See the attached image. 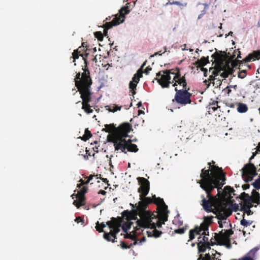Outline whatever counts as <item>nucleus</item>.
Listing matches in <instances>:
<instances>
[{
	"label": "nucleus",
	"instance_id": "1",
	"mask_svg": "<svg viewBox=\"0 0 260 260\" xmlns=\"http://www.w3.org/2000/svg\"><path fill=\"white\" fill-rule=\"evenodd\" d=\"M215 161L212 160L208 162L209 166L208 169L205 168L201 170L200 174L201 179L197 181L200 184L202 189H203L206 193L207 200L204 194L201 196L202 206L204 210L207 211H210L209 208L212 203L211 200L212 198V191L217 188L218 190L217 196L219 197L220 190H222V187L225 183V174L223 172L221 168L214 166Z\"/></svg>",
	"mask_w": 260,
	"mask_h": 260
},
{
	"label": "nucleus",
	"instance_id": "2",
	"mask_svg": "<svg viewBox=\"0 0 260 260\" xmlns=\"http://www.w3.org/2000/svg\"><path fill=\"white\" fill-rule=\"evenodd\" d=\"M74 80L75 86L81 94L80 97L82 100V109L87 114L92 113L93 111L89 104L92 99L91 86L92 83L90 72L87 70H86L81 75L79 72L76 74Z\"/></svg>",
	"mask_w": 260,
	"mask_h": 260
},
{
	"label": "nucleus",
	"instance_id": "3",
	"mask_svg": "<svg viewBox=\"0 0 260 260\" xmlns=\"http://www.w3.org/2000/svg\"><path fill=\"white\" fill-rule=\"evenodd\" d=\"M122 221V217H112L110 221H107V224L111 230L109 233L104 232V238L109 242L111 241L113 243L116 242V234L120 232Z\"/></svg>",
	"mask_w": 260,
	"mask_h": 260
},
{
	"label": "nucleus",
	"instance_id": "4",
	"mask_svg": "<svg viewBox=\"0 0 260 260\" xmlns=\"http://www.w3.org/2000/svg\"><path fill=\"white\" fill-rule=\"evenodd\" d=\"M140 219L137 220V227L135 229L136 233H138L140 228H155L156 215L150 211L142 212L138 215Z\"/></svg>",
	"mask_w": 260,
	"mask_h": 260
},
{
	"label": "nucleus",
	"instance_id": "5",
	"mask_svg": "<svg viewBox=\"0 0 260 260\" xmlns=\"http://www.w3.org/2000/svg\"><path fill=\"white\" fill-rule=\"evenodd\" d=\"M131 205L132 207L131 211L125 210L122 213V217L127 221L136 220L137 219L138 215L142 212L149 211L146 210L147 205L142 200L138 202V205L132 204H131Z\"/></svg>",
	"mask_w": 260,
	"mask_h": 260
},
{
	"label": "nucleus",
	"instance_id": "6",
	"mask_svg": "<svg viewBox=\"0 0 260 260\" xmlns=\"http://www.w3.org/2000/svg\"><path fill=\"white\" fill-rule=\"evenodd\" d=\"M211 201H212V203L211 205V207L209 208V210L210 211H207L206 210H205L207 212H212L215 215H216V217L219 220L218 221L219 224V226L220 228H223V224L222 220H225L228 217L231 215L232 213L231 211H229L224 208H216V209H213V208H216V202L217 200V198L216 196H214L212 195V198H211Z\"/></svg>",
	"mask_w": 260,
	"mask_h": 260
},
{
	"label": "nucleus",
	"instance_id": "7",
	"mask_svg": "<svg viewBox=\"0 0 260 260\" xmlns=\"http://www.w3.org/2000/svg\"><path fill=\"white\" fill-rule=\"evenodd\" d=\"M190 88L185 89H178L177 87L175 88L176 93L174 97V100L180 105H185L191 103V93L188 92Z\"/></svg>",
	"mask_w": 260,
	"mask_h": 260
},
{
	"label": "nucleus",
	"instance_id": "8",
	"mask_svg": "<svg viewBox=\"0 0 260 260\" xmlns=\"http://www.w3.org/2000/svg\"><path fill=\"white\" fill-rule=\"evenodd\" d=\"M174 69L160 71L156 74L155 80L162 88H169L170 84L172 83L170 75H174Z\"/></svg>",
	"mask_w": 260,
	"mask_h": 260
},
{
	"label": "nucleus",
	"instance_id": "9",
	"mask_svg": "<svg viewBox=\"0 0 260 260\" xmlns=\"http://www.w3.org/2000/svg\"><path fill=\"white\" fill-rule=\"evenodd\" d=\"M107 141L113 143L115 150H120L121 152L126 153L127 140L125 138L115 135H108Z\"/></svg>",
	"mask_w": 260,
	"mask_h": 260
},
{
	"label": "nucleus",
	"instance_id": "10",
	"mask_svg": "<svg viewBox=\"0 0 260 260\" xmlns=\"http://www.w3.org/2000/svg\"><path fill=\"white\" fill-rule=\"evenodd\" d=\"M257 174L256 168L252 163L246 164L242 169V177L246 183L251 181Z\"/></svg>",
	"mask_w": 260,
	"mask_h": 260
},
{
	"label": "nucleus",
	"instance_id": "11",
	"mask_svg": "<svg viewBox=\"0 0 260 260\" xmlns=\"http://www.w3.org/2000/svg\"><path fill=\"white\" fill-rule=\"evenodd\" d=\"M174 76L172 81L173 86L176 87V86L178 84L182 86V89L189 88L187 85L185 75L182 77L181 76L179 68H176L174 69Z\"/></svg>",
	"mask_w": 260,
	"mask_h": 260
},
{
	"label": "nucleus",
	"instance_id": "12",
	"mask_svg": "<svg viewBox=\"0 0 260 260\" xmlns=\"http://www.w3.org/2000/svg\"><path fill=\"white\" fill-rule=\"evenodd\" d=\"M132 129V126L130 123H123L115 128V131L113 134L109 135H115L125 138L127 137L128 134Z\"/></svg>",
	"mask_w": 260,
	"mask_h": 260
},
{
	"label": "nucleus",
	"instance_id": "13",
	"mask_svg": "<svg viewBox=\"0 0 260 260\" xmlns=\"http://www.w3.org/2000/svg\"><path fill=\"white\" fill-rule=\"evenodd\" d=\"M137 180L140 185L138 188V192L140 193V197L142 199L148 193L150 189V183L147 179L143 177H138Z\"/></svg>",
	"mask_w": 260,
	"mask_h": 260
},
{
	"label": "nucleus",
	"instance_id": "14",
	"mask_svg": "<svg viewBox=\"0 0 260 260\" xmlns=\"http://www.w3.org/2000/svg\"><path fill=\"white\" fill-rule=\"evenodd\" d=\"M234 234L232 229L222 230L218 234L215 233L214 239L219 245V243L229 242L230 241V236Z\"/></svg>",
	"mask_w": 260,
	"mask_h": 260
},
{
	"label": "nucleus",
	"instance_id": "15",
	"mask_svg": "<svg viewBox=\"0 0 260 260\" xmlns=\"http://www.w3.org/2000/svg\"><path fill=\"white\" fill-rule=\"evenodd\" d=\"M125 17H114V19L109 22H106L103 24V27L104 28L103 35L105 36L107 35L108 30L112 28L113 26L117 25L124 21Z\"/></svg>",
	"mask_w": 260,
	"mask_h": 260
},
{
	"label": "nucleus",
	"instance_id": "16",
	"mask_svg": "<svg viewBox=\"0 0 260 260\" xmlns=\"http://www.w3.org/2000/svg\"><path fill=\"white\" fill-rule=\"evenodd\" d=\"M168 213H169L166 212L158 213V217L156 216V219H154V221L155 222L156 224V228H161L162 225L165 224V222L168 220Z\"/></svg>",
	"mask_w": 260,
	"mask_h": 260
},
{
	"label": "nucleus",
	"instance_id": "17",
	"mask_svg": "<svg viewBox=\"0 0 260 260\" xmlns=\"http://www.w3.org/2000/svg\"><path fill=\"white\" fill-rule=\"evenodd\" d=\"M153 203L158 206V207L160 208L159 212H169L168 210V206L165 204L162 199L159 197L156 198L155 195L153 196Z\"/></svg>",
	"mask_w": 260,
	"mask_h": 260
},
{
	"label": "nucleus",
	"instance_id": "18",
	"mask_svg": "<svg viewBox=\"0 0 260 260\" xmlns=\"http://www.w3.org/2000/svg\"><path fill=\"white\" fill-rule=\"evenodd\" d=\"M131 3H127L125 6L121 7L119 10V13L116 14H113L111 16H125L126 15L129 14L132 10Z\"/></svg>",
	"mask_w": 260,
	"mask_h": 260
},
{
	"label": "nucleus",
	"instance_id": "19",
	"mask_svg": "<svg viewBox=\"0 0 260 260\" xmlns=\"http://www.w3.org/2000/svg\"><path fill=\"white\" fill-rule=\"evenodd\" d=\"M209 226L204 221L201 224L200 226H196L194 228L197 231V234L200 235H209Z\"/></svg>",
	"mask_w": 260,
	"mask_h": 260
},
{
	"label": "nucleus",
	"instance_id": "20",
	"mask_svg": "<svg viewBox=\"0 0 260 260\" xmlns=\"http://www.w3.org/2000/svg\"><path fill=\"white\" fill-rule=\"evenodd\" d=\"M139 82L138 79H136V77H133L132 80L129 83V92L132 93L133 98H134V95L136 93V87Z\"/></svg>",
	"mask_w": 260,
	"mask_h": 260
},
{
	"label": "nucleus",
	"instance_id": "21",
	"mask_svg": "<svg viewBox=\"0 0 260 260\" xmlns=\"http://www.w3.org/2000/svg\"><path fill=\"white\" fill-rule=\"evenodd\" d=\"M152 230L151 231H147V235L148 237H154L155 238H159L161 236L162 232L156 229V224L155 223V228H149Z\"/></svg>",
	"mask_w": 260,
	"mask_h": 260
},
{
	"label": "nucleus",
	"instance_id": "22",
	"mask_svg": "<svg viewBox=\"0 0 260 260\" xmlns=\"http://www.w3.org/2000/svg\"><path fill=\"white\" fill-rule=\"evenodd\" d=\"M77 200H75L73 202V204L77 208H79L80 207L85 205V196H81L80 194H76Z\"/></svg>",
	"mask_w": 260,
	"mask_h": 260
},
{
	"label": "nucleus",
	"instance_id": "23",
	"mask_svg": "<svg viewBox=\"0 0 260 260\" xmlns=\"http://www.w3.org/2000/svg\"><path fill=\"white\" fill-rule=\"evenodd\" d=\"M259 249L258 247H255L252 249L248 253V255L249 256H245L241 258V260H254V256L255 253Z\"/></svg>",
	"mask_w": 260,
	"mask_h": 260
},
{
	"label": "nucleus",
	"instance_id": "24",
	"mask_svg": "<svg viewBox=\"0 0 260 260\" xmlns=\"http://www.w3.org/2000/svg\"><path fill=\"white\" fill-rule=\"evenodd\" d=\"M226 55L224 52H216L212 55V57L218 62H222Z\"/></svg>",
	"mask_w": 260,
	"mask_h": 260
},
{
	"label": "nucleus",
	"instance_id": "25",
	"mask_svg": "<svg viewBox=\"0 0 260 260\" xmlns=\"http://www.w3.org/2000/svg\"><path fill=\"white\" fill-rule=\"evenodd\" d=\"M132 140L128 139L127 140L126 149L127 151L132 152H136L138 151V148L136 144H132Z\"/></svg>",
	"mask_w": 260,
	"mask_h": 260
},
{
	"label": "nucleus",
	"instance_id": "26",
	"mask_svg": "<svg viewBox=\"0 0 260 260\" xmlns=\"http://www.w3.org/2000/svg\"><path fill=\"white\" fill-rule=\"evenodd\" d=\"M225 70L223 69L222 71L223 72L222 73L220 72V76L225 79L226 78L228 77L229 75H232L234 72V70L231 68L229 65H228L226 67H224Z\"/></svg>",
	"mask_w": 260,
	"mask_h": 260
},
{
	"label": "nucleus",
	"instance_id": "27",
	"mask_svg": "<svg viewBox=\"0 0 260 260\" xmlns=\"http://www.w3.org/2000/svg\"><path fill=\"white\" fill-rule=\"evenodd\" d=\"M260 58V50L254 51L246 57V60L251 61L252 59H259Z\"/></svg>",
	"mask_w": 260,
	"mask_h": 260
},
{
	"label": "nucleus",
	"instance_id": "28",
	"mask_svg": "<svg viewBox=\"0 0 260 260\" xmlns=\"http://www.w3.org/2000/svg\"><path fill=\"white\" fill-rule=\"evenodd\" d=\"M245 59L246 57L242 60H239L238 59L234 60L231 63V68L233 69L234 68H237V67L239 66V69L240 70L241 69V67H242L244 63L249 61L248 60H246Z\"/></svg>",
	"mask_w": 260,
	"mask_h": 260
},
{
	"label": "nucleus",
	"instance_id": "29",
	"mask_svg": "<svg viewBox=\"0 0 260 260\" xmlns=\"http://www.w3.org/2000/svg\"><path fill=\"white\" fill-rule=\"evenodd\" d=\"M235 190L233 188L231 187L230 186H226L224 188V190L223 192V196L224 197H231V194L233 193L234 195Z\"/></svg>",
	"mask_w": 260,
	"mask_h": 260
},
{
	"label": "nucleus",
	"instance_id": "30",
	"mask_svg": "<svg viewBox=\"0 0 260 260\" xmlns=\"http://www.w3.org/2000/svg\"><path fill=\"white\" fill-rule=\"evenodd\" d=\"M252 196L250 198H251V203H253L255 204H258L260 199V194L258 192L256 191L255 190H253L252 191Z\"/></svg>",
	"mask_w": 260,
	"mask_h": 260
},
{
	"label": "nucleus",
	"instance_id": "31",
	"mask_svg": "<svg viewBox=\"0 0 260 260\" xmlns=\"http://www.w3.org/2000/svg\"><path fill=\"white\" fill-rule=\"evenodd\" d=\"M197 246L199 253L204 252L208 248L210 249V244H208V243H203L198 242L197 243Z\"/></svg>",
	"mask_w": 260,
	"mask_h": 260
},
{
	"label": "nucleus",
	"instance_id": "32",
	"mask_svg": "<svg viewBox=\"0 0 260 260\" xmlns=\"http://www.w3.org/2000/svg\"><path fill=\"white\" fill-rule=\"evenodd\" d=\"M218 108H220V107L218 105V102L216 101H213L212 103H210L208 105V112L209 113L211 112H214Z\"/></svg>",
	"mask_w": 260,
	"mask_h": 260
},
{
	"label": "nucleus",
	"instance_id": "33",
	"mask_svg": "<svg viewBox=\"0 0 260 260\" xmlns=\"http://www.w3.org/2000/svg\"><path fill=\"white\" fill-rule=\"evenodd\" d=\"M208 7V5L205 4H200L198 6L197 8V11L201 12V13L199 15V16H202L205 15Z\"/></svg>",
	"mask_w": 260,
	"mask_h": 260
},
{
	"label": "nucleus",
	"instance_id": "34",
	"mask_svg": "<svg viewBox=\"0 0 260 260\" xmlns=\"http://www.w3.org/2000/svg\"><path fill=\"white\" fill-rule=\"evenodd\" d=\"M209 59L208 57H203L200 59H198L196 61V64L198 65L200 67H203L205 65H206L208 63H209Z\"/></svg>",
	"mask_w": 260,
	"mask_h": 260
},
{
	"label": "nucleus",
	"instance_id": "35",
	"mask_svg": "<svg viewBox=\"0 0 260 260\" xmlns=\"http://www.w3.org/2000/svg\"><path fill=\"white\" fill-rule=\"evenodd\" d=\"M241 210H243L244 212H247V211H250V208L253 207V205L251 204V202L249 204L245 202H243V203L240 204Z\"/></svg>",
	"mask_w": 260,
	"mask_h": 260
},
{
	"label": "nucleus",
	"instance_id": "36",
	"mask_svg": "<svg viewBox=\"0 0 260 260\" xmlns=\"http://www.w3.org/2000/svg\"><path fill=\"white\" fill-rule=\"evenodd\" d=\"M105 127L103 131H105L107 133H111V134L115 132V128H117L115 127L114 124H106Z\"/></svg>",
	"mask_w": 260,
	"mask_h": 260
},
{
	"label": "nucleus",
	"instance_id": "37",
	"mask_svg": "<svg viewBox=\"0 0 260 260\" xmlns=\"http://www.w3.org/2000/svg\"><path fill=\"white\" fill-rule=\"evenodd\" d=\"M237 110L239 113H245L248 110L247 105L243 103H238Z\"/></svg>",
	"mask_w": 260,
	"mask_h": 260
},
{
	"label": "nucleus",
	"instance_id": "38",
	"mask_svg": "<svg viewBox=\"0 0 260 260\" xmlns=\"http://www.w3.org/2000/svg\"><path fill=\"white\" fill-rule=\"evenodd\" d=\"M121 106L119 107L118 106L113 104L112 106H107L106 107V109L108 110L110 112H115L117 110H120L121 109Z\"/></svg>",
	"mask_w": 260,
	"mask_h": 260
},
{
	"label": "nucleus",
	"instance_id": "39",
	"mask_svg": "<svg viewBox=\"0 0 260 260\" xmlns=\"http://www.w3.org/2000/svg\"><path fill=\"white\" fill-rule=\"evenodd\" d=\"M223 70V68L220 67L219 69H213L210 68L209 72H212V74L216 77L217 76L220 75L221 71Z\"/></svg>",
	"mask_w": 260,
	"mask_h": 260
},
{
	"label": "nucleus",
	"instance_id": "40",
	"mask_svg": "<svg viewBox=\"0 0 260 260\" xmlns=\"http://www.w3.org/2000/svg\"><path fill=\"white\" fill-rule=\"evenodd\" d=\"M91 136H92L91 133L87 128H86L85 130L84 135L83 136V137H82L81 139L82 140L86 141L87 140H88L89 138H90L91 137Z\"/></svg>",
	"mask_w": 260,
	"mask_h": 260
},
{
	"label": "nucleus",
	"instance_id": "41",
	"mask_svg": "<svg viewBox=\"0 0 260 260\" xmlns=\"http://www.w3.org/2000/svg\"><path fill=\"white\" fill-rule=\"evenodd\" d=\"M241 197L242 199L244 200V202H245L248 204L251 202L252 199L250 198V196H249L248 193H246L245 192H242L241 193Z\"/></svg>",
	"mask_w": 260,
	"mask_h": 260
},
{
	"label": "nucleus",
	"instance_id": "42",
	"mask_svg": "<svg viewBox=\"0 0 260 260\" xmlns=\"http://www.w3.org/2000/svg\"><path fill=\"white\" fill-rule=\"evenodd\" d=\"M137 243V240H135L133 244H131L129 245H127L124 242L121 241L120 243V246L122 249H128L130 248L133 245H136Z\"/></svg>",
	"mask_w": 260,
	"mask_h": 260
},
{
	"label": "nucleus",
	"instance_id": "43",
	"mask_svg": "<svg viewBox=\"0 0 260 260\" xmlns=\"http://www.w3.org/2000/svg\"><path fill=\"white\" fill-rule=\"evenodd\" d=\"M243 217H244V214H243ZM253 221L250 220H246L243 218V219L240 221V224L244 226H248L252 224Z\"/></svg>",
	"mask_w": 260,
	"mask_h": 260
},
{
	"label": "nucleus",
	"instance_id": "44",
	"mask_svg": "<svg viewBox=\"0 0 260 260\" xmlns=\"http://www.w3.org/2000/svg\"><path fill=\"white\" fill-rule=\"evenodd\" d=\"M196 234L198 235L197 231L196 230V229L195 228L194 229L190 230L189 232V239L188 241L192 240L194 238Z\"/></svg>",
	"mask_w": 260,
	"mask_h": 260
},
{
	"label": "nucleus",
	"instance_id": "45",
	"mask_svg": "<svg viewBox=\"0 0 260 260\" xmlns=\"http://www.w3.org/2000/svg\"><path fill=\"white\" fill-rule=\"evenodd\" d=\"M213 218L214 217L213 216H205L203 221L209 226L213 222Z\"/></svg>",
	"mask_w": 260,
	"mask_h": 260
},
{
	"label": "nucleus",
	"instance_id": "46",
	"mask_svg": "<svg viewBox=\"0 0 260 260\" xmlns=\"http://www.w3.org/2000/svg\"><path fill=\"white\" fill-rule=\"evenodd\" d=\"M141 200H142L144 202V203L148 206L150 203H153V198L151 199L150 197H146L145 196L144 198H142V199L140 198Z\"/></svg>",
	"mask_w": 260,
	"mask_h": 260
},
{
	"label": "nucleus",
	"instance_id": "47",
	"mask_svg": "<svg viewBox=\"0 0 260 260\" xmlns=\"http://www.w3.org/2000/svg\"><path fill=\"white\" fill-rule=\"evenodd\" d=\"M204 235V236L203 238H202L201 236L198 238V242H202L203 243H208V244H210V242L208 241V238L206 236V235Z\"/></svg>",
	"mask_w": 260,
	"mask_h": 260
},
{
	"label": "nucleus",
	"instance_id": "48",
	"mask_svg": "<svg viewBox=\"0 0 260 260\" xmlns=\"http://www.w3.org/2000/svg\"><path fill=\"white\" fill-rule=\"evenodd\" d=\"M247 75V70L246 69H243L240 71L238 75V77L239 78L243 79L246 77Z\"/></svg>",
	"mask_w": 260,
	"mask_h": 260
},
{
	"label": "nucleus",
	"instance_id": "49",
	"mask_svg": "<svg viewBox=\"0 0 260 260\" xmlns=\"http://www.w3.org/2000/svg\"><path fill=\"white\" fill-rule=\"evenodd\" d=\"M253 186L256 189H260V177L252 183Z\"/></svg>",
	"mask_w": 260,
	"mask_h": 260
},
{
	"label": "nucleus",
	"instance_id": "50",
	"mask_svg": "<svg viewBox=\"0 0 260 260\" xmlns=\"http://www.w3.org/2000/svg\"><path fill=\"white\" fill-rule=\"evenodd\" d=\"M122 229L124 233H127L131 227V224L128 223H124L122 225Z\"/></svg>",
	"mask_w": 260,
	"mask_h": 260
},
{
	"label": "nucleus",
	"instance_id": "51",
	"mask_svg": "<svg viewBox=\"0 0 260 260\" xmlns=\"http://www.w3.org/2000/svg\"><path fill=\"white\" fill-rule=\"evenodd\" d=\"M143 70L142 69H139L138 71L136 74H135L133 77H136V79H138L139 81H140V79L143 76Z\"/></svg>",
	"mask_w": 260,
	"mask_h": 260
},
{
	"label": "nucleus",
	"instance_id": "52",
	"mask_svg": "<svg viewBox=\"0 0 260 260\" xmlns=\"http://www.w3.org/2000/svg\"><path fill=\"white\" fill-rule=\"evenodd\" d=\"M87 187L86 186H83L80 190L78 192L77 194H80L81 196H85V194L87 191Z\"/></svg>",
	"mask_w": 260,
	"mask_h": 260
},
{
	"label": "nucleus",
	"instance_id": "53",
	"mask_svg": "<svg viewBox=\"0 0 260 260\" xmlns=\"http://www.w3.org/2000/svg\"><path fill=\"white\" fill-rule=\"evenodd\" d=\"M95 37L99 41H102L103 39V34L101 31H96L94 33Z\"/></svg>",
	"mask_w": 260,
	"mask_h": 260
},
{
	"label": "nucleus",
	"instance_id": "54",
	"mask_svg": "<svg viewBox=\"0 0 260 260\" xmlns=\"http://www.w3.org/2000/svg\"><path fill=\"white\" fill-rule=\"evenodd\" d=\"M170 4L171 5H172V4L177 5L179 6L181 9L187 6L186 3H181L179 2H177V1L173 2L172 3H171Z\"/></svg>",
	"mask_w": 260,
	"mask_h": 260
},
{
	"label": "nucleus",
	"instance_id": "55",
	"mask_svg": "<svg viewBox=\"0 0 260 260\" xmlns=\"http://www.w3.org/2000/svg\"><path fill=\"white\" fill-rule=\"evenodd\" d=\"M186 230V228L183 227L182 228H179L178 229L175 230L174 231V232L176 234H182L185 232V231Z\"/></svg>",
	"mask_w": 260,
	"mask_h": 260
},
{
	"label": "nucleus",
	"instance_id": "56",
	"mask_svg": "<svg viewBox=\"0 0 260 260\" xmlns=\"http://www.w3.org/2000/svg\"><path fill=\"white\" fill-rule=\"evenodd\" d=\"M78 49L77 50H74V51L73 52V58H74V61H75V60L76 59H78L79 58V52Z\"/></svg>",
	"mask_w": 260,
	"mask_h": 260
},
{
	"label": "nucleus",
	"instance_id": "57",
	"mask_svg": "<svg viewBox=\"0 0 260 260\" xmlns=\"http://www.w3.org/2000/svg\"><path fill=\"white\" fill-rule=\"evenodd\" d=\"M75 221L77 222V223H79V222H81L82 223V224H83L84 223V220L83 219V218H82V217L81 216H78V217H77L76 218V219H75Z\"/></svg>",
	"mask_w": 260,
	"mask_h": 260
},
{
	"label": "nucleus",
	"instance_id": "58",
	"mask_svg": "<svg viewBox=\"0 0 260 260\" xmlns=\"http://www.w3.org/2000/svg\"><path fill=\"white\" fill-rule=\"evenodd\" d=\"M95 229L96 231H98L99 233L105 232L103 229H102V228H101L99 221H98L96 223Z\"/></svg>",
	"mask_w": 260,
	"mask_h": 260
},
{
	"label": "nucleus",
	"instance_id": "59",
	"mask_svg": "<svg viewBox=\"0 0 260 260\" xmlns=\"http://www.w3.org/2000/svg\"><path fill=\"white\" fill-rule=\"evenodd\" d=\"M124 238L131 239L134 240L135 241L137 240L136 239V237L134 236L131 235V234H128L127 233L126 235H124Z\"/></svg>",
	"mask_w": 260,
	"mask_h": 260
},
{
	"label": "nucleus",
	"instance_id": "60",
	"mask_svg": "<svg viewBox=\"0 0 260 260\" xmlns=\"http://www.w3.org/2000/svg\"><path fill=\"white\" fill-rule=\"evenodd\" d=\"M219 245H225V246H226V247L227 248H230L231 247V240L229 241V242H225V243H224V242L219 243Z\"/></svg>",
	"mask_w": 260,
	"mask_h": 260
},
{
	"label": "nucleus",
	"instance_id": "61",
	"mask_svg": "<svg viewBox=\"0 0 260 260\" xmlns=\"http://www.w3.org/2000/svg\"><path fill=\"white\" fill-rule=\"evenodd\" d=\"M257 151H260V143H259L258 144V145L257 148V151H255V152H253V153H252V156L250 157V158H249V161H251V160L252 159H253V158L254 157V156H255V155H256V153Z\"/></svg>",
	"mask_w": 260,
	"mask_h": 260
},
{
	"label": "nucleus",
	"instance_id": "62",
	"mask_svg": "<svg viewBox=\"0 0 260 260\" xmlns=\"http://www.w3.org/2000/svg\"><path fill=\"white\" fill-rule=\"evenodd\" d=\"M236 54H237V58H241V53L239 50L234 51L233 55L234 57H235Z\"/></svg>",
	"mask_w": 260,
	"mask_h": 260
},
{
	"label": "nucleus",
	"instance_id": "63",
	"mask_svg": "<svg viewBox=\"0 0 260 260\" xmlns=\"http://www.w3.org/2000/svg\"><path fill=\"white\" fill-rule=\"evenodd\" d=\"M203 260H211V257L209 253H206L204 257L202 256Z\"/></svg>",
	"mask_w": 260,
	"mask_h": 260
},
{
	"label": "nucleus",
	"instance_id": "64",
	"mask_svg": "<svg viewBox=\"0 0 260 260\" xmlns=\"http://www.w3.org/2000/svg\"><path fill=\"white\" fill-rule=\"evenodd\" d=\"M152 70V68L149 66L146 68L144 71L143 72L146 75H148L149 72Z\"/></svg>",
	"mask_w": 260,
	"mask_h": 260
}]
</instances>
